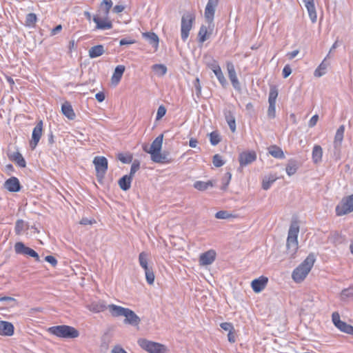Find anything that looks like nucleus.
I'll list each match as a JSON object with an SVG mask.
<instances>
[{
	"instance_id": "5fc2aeb1",
	"label": "nucleus",
	"mask_w": 353,
	"mask_h": 353,
	"mask_svg": "<svg viewBox=\"0 0 353 353\" xmlns=\"http://www.w3.org/2000/svg\"><path fill=\"white\" fill-rule=\"evenodd\" d=\"M139 168H140L139 161L137 159L134 160V161L132 162V164L131 165L130 174L128 175L133 178L134 174Z\"/></svg>"
},
{
	"instance_id": "bb28decb",
	"label": "nucleus",
	"mask_w": 353,
	"mask_h": 353,
	"mask_svg": "<svg viewBox=\"0 0 353 353\" xmlns=\"http://www.w3.org/2000/svg\"><path fill=\"white\" fill-rule=\"evenodd\" d=\"M61 111L63 115H65L68 119H74L76 115L71 104L69 102L66 101L62 105Z\"/></svg>"
},
{
	"instance_id": "603ef678",
	"label": "nucleus",
	"mask_w": 353,
	"mask_h": 353,
	"mask_svg": "<svg viewBox=\"0 0 353 353\" xmlns=\"http://www.w3.org/2000/svg\"><path fill=\"white\" fill-rule=\"evenodd\" d=\"M341 296L342 300L353 296V285L343 290L341 293Z\"/></svg>"
},
{
	"instance_id": "a211bd4d",
	"label": "nucleus",
	"mask_w": 353,
	"mask_h": 353,
	"mask_svg": "<svg viewBox=\"0 0 353 353\" xmlns=\"http://www.w3.org/2000/svg\"><path fill=\"white\" fill-rule=\"evenodd\" d=\"M87 308L93 312L99 313L101 312H103L107 308H108V305L105 304V302L102 300L92 301L90 304L87 305Z\"/></svg>"
},
{
	"instance_id": "dca6fc26",
	"label": "nucleus",
	"mask_w": 353,
	"mask_h": 353,
	"mask_svg": "<svg viewBox=\"0 0 353 353\" xmlns=\"http://www.w3.org/2000/svg\"><path fill=\"white\" fill-rule=\"evenodd\" d=\"M4 188L9 192H17L21 190V185L17 177L12 176L5 181Z\"/></svg>"
},
{
	"instance_id": "b1692460",
	"label": "nucleus",
	"mask_w": 353,
	"mask_h": 353,
	"mask_svg": "<svg viewBox=\"0 0 353 353\" xmlns=\"http://www.w3.org/2000/svg\"><path fill=\"white\" fill-rule=\"evenodd\" d=\"M8 157L10 161L15 162L21 168H25L26 166V162L19 151L8 153Z\"/></svg>"
},
{
	"instance_id": "ea45409f",
	"label": "nucleus",
	"mask_w": 353,
	"mask_h": 353,
	"mask_svg": "<svg viewBox=\"0 0 353 353\" xmlns=\"http://www.w3.org/2000/svg\"><path fill=\"white\" fill-rule=\"evenodd\" d=\"M210 34V33L208 34L206 26L202 25L198 33L199 42L203 43L209 38Z\"/></svg>"
},
{
	"instance_id": "7ed1b4c3",
	"label": "nucleus",
	"mask_w": 353,
	"mask_h": 353,
	"mask_svg": "<svg viewBox=\"0 0 353 353\" xmlns=\"http://www.w3.org/2000/svg\"><path fill=\"white\" fill-rule=\"evenodd\" d=\"M194 20L195 16L192 13L187 12L183 14L181 17V36L183 41H185L188 38Z\"/></svg>"
},
{
	"instance_id": "6e6d98bb",
	"label": "nucleus",
	"mask_w": 353,
	"mask_h": 353,
	"mask_svg": "<svg viewBox=\"0 0 353 353\" xmlns=\"http://www.w3.org/2000/svg\"><path fill=\"white\" fill-rule=\"evenodd\" d=\"M275 105H276V103H272V102L269 103V107L268 109V117L270 119H274L276 116Z\"/></svg>"
},
{
	"instance_id": "79ce46f5",
	"label": "nucleus",
	"mask_w": 353,
	"mask_h": 353,
	"mask_svg": "<svg viewBox=\"0 0 353 353\" xmlns=\"http://www.w3.org/2000/svg\"><path fill=\"white\" fill-rule=\"evenodd\" d=\"M194 188L200 191H204L207 190L209 187H212L213 183L211 181H208L207 182L197 181L194 183Z\"/></svg>"
},
{
	"instance_id": "3c124183",
	"label": "nucleus",
	"mask_w": 353,
	"mask_h": 353,
	"mask_svg": "<svg viewBox=\"0 0 353 353\" xmlns=\"http://www.w3.org/2000/svg\"><path fill=\"white\" fill-rule=\"evenodd\" d=\"M232 178V174L230 172H228L225 174L224 176L222 178V187L221 190H225L230 182Z\"/></svg>"
},
{
	"instance_id": "4468645a",
	"label": "nucleus",
	"mask_w": 353,
	"mask_h": 353,
	"mask_svg": "<svg viewBox=\"0 0 353 353\" xmlns=\"http://www.w3.org/2000/svg\"><path fill=\"white\" fill-rule=\"evenodd\" d=\"M227 70L228 72V77L231 81L233 88L236 90H240V83L236 77L234 65L232 62L227 63Z\"/></svg>"
},
{
	"instance_id": "39448f33",
	"label": "nucleus",
	"mask_w": 353,
	"mask_h": 353,
	"mask_svg": "<svg viewBox=\"0 0 353 353\" xmlns=\"http://www.w3.org/2000/svg\"><path fill=\"white\" fill-rule=\"evenodd\" d=\"M337 216H343L353 212V194L343 197L336 206Z\"/></svg>"
},
{
	"instance_id": "2f4dec72",
	"label": "nucleus",
	"mask_w": 353,
	"mask_h": 353,
	"mask_svg": "<svg viewBox=\"0 0 353 353\" xmlns=\"http://www.w3.org/2000/svg\"><path fill=\"white\" fill-rule=\"evenodd\" d=\"M89 57L91 59L97 58L101 56L104 52V47L103 45H97L90 48Z\"/></svg>"
},
{
	"instance_id": "7c9ffc66",
	"label": "nucleus",
	"mask_w": 353,
	"mask_h": 353,
	"mask_svg": "<svg viewBox=\"0 0 353 353\" xmlns=\"http://www.w3.org/2000/svg\"><path fill=\"white\" fill-rule=\"evenodd\" d=\"M304 4H305V6L307 12H308V14H309V17H310L311 21L313 23L316 22L317 15H316V8H315V6H314V1H307L306 3H304Z\"/></svg>"
},
{
	"instance_id": "0e129e2a",
	"label": "nucleus",
	"mask_w": 353,
	"mask_h": 353,
	"mask_svg": "<svg viewBox=\"0 0 353 353\" xmlns=\"http://www.w3.org/2000/svg\"><path fill=\"white\" fill-rule=\"evenodd\" d=\"M208 66L213 71V72H214V71L219 70L221 68L217 61L215 60H212L211 63H208Z\"/></svg>"
},
{
	"instance_id": "72a5a7b5",
	"label": "nucleus",
	"mask_w": 353,
	"mask_h": 353,
	"mask_svg": "<svg viewBox=\"0 0 353 353\" xmlns=\"http://www.w3.org/2000/svg\"><path fill=\"white\" fill-rule=\"evenodd\" d=\"M151 159L152 161L158 163H165L170 162V160L168 159V154L165 153H161V152H159L152 155Z\"/></svg>"
},
{
	"instance_id": "393cba45",
	"label": "nucleus",
	"mask_w": 353,
	"mask_h": 353,
	"mask_svg": "<svg viewBox=\"0 0 353 353\" xmlns=\"http://www.w3.org/2000/svg\"><path fill=\"white\" fill-rule=\"evenodd\" d=\"M109 311L112 316H124L128 308L123 307L114 304L108 305Z\"/></svg>"
},
{
	"instance_id": "9d476101",
	"label": "nucleus",
	"mask_w": 353,
	"mask_h": 353,
	"mask_svg": "<svg viewBox=\"0 0 353 353\" xmlns=\"http://www.w3.org/2000/svg\"><path fill=\"white\" fill-rule=\"evenodd\" d=\"M216 252L214 250H209L203 253H201L199 256V264L205 266L211 265L216 259Z\"/></svg>"
},
{
	"instance_id": "6e6552de",
	"label": "nucleus",
	"mask_w": 353,
	"mask_h": 353,
	"mask_svg": "<svg viewBox=\"0 0 353 353\" xmlns=\"http://www.w3.org/2000/svg\"><path fill=\"white\" fill-rule=\"evenodd\" d=\"M256 159V154L254 151H244L239 154V161L240 168L247 166Z\"/></svg>"
},
{
	"instance_id": "09e8293b",
	"label": "nucleus",
	"mask_w": 353,
	"mask_h": 353,
	"mask_svg": "<svg viewBox=\"0 0 353 353\" xmlns=\"http://www.w3.org/2000/svg\"><path fill=\"white\" fill-rule=\"evenodd\" d=\"M37 17L34 13H29L26 15V25L28 26H34L37 22Z\"/></svg>"
},
{
	"instance_id": "58836bf2",
	"label": "nucleus",
	"mask_w": 353,
	"mask_h": 353,
	"mask_svg": "<svg viewBox=\"0 0 353 353\" xmlns=\"http://www.w3.org/2000/svg\"><path fill=\"white\" fill-rule=\"evenodd\" d=\"M28 228V225L22 219H19L15 223L14 230L16 234H20Z\"/></svg>"
},
{
	"instance_id": "864d4df0",
	"label": "nucleus",
	"mask_w": 353,
	"mask_h": 353,
	"mask_svg": "<svg viewBox=\"0 0 353 353\" xmlns=\"http://www.w3.org/2000/svg\"><path fill=\"white\" fill-rule=\"evenodd\" d=\"M212 163L213 165L216 168L221 167L225 164V161L222 159L221 156L219 154L213 156Z\"/></svg>"
},
{
	"instance_id": "5701e85b",
	"label": "nucleus",
	"mask_w": 353,
	"mask_h": 353,
	"mask_svg": "<svg viewBox=\"0 0 353 353\" xmlns=\"http://www.w3.org/2000/svg\"><path fill=\"white\" fill-rule=\"evenodd\" d=\"M163 135L160 134L152 141L150 147L149 151V154H150L151 156L153 155L154 154L161 152L163 143Z\"/></svg>"
},
{
	"instance_id": "cd10ccee",
	"label": "nucleus",
	"mask_w": 353,
	"mask_h": 353,
	"mask_svg": "<svg viewBox=\"0 0 353 353\" xmlns=\"http://www.w3.org/2000/svg\"><path fill=\"white\" fill-rule=\"evenodd\" d=\"M125 69V66L123 65H119L115 68L114 73L112 76V83L116 85L119 83L122 78Z\"/></svg>"
},
{
	"instance_id": "8fccbe9b",
	"label": "nucleus",
	"mask_w": 353,
	"mask_h": 353,
	"mask_svg": "<svg viewBox=\"0 0 353 353\" xmlns=\"http://www.w3.org/2000/svg\"><path fill=\"white\" fill-rule=\"evenodd\" d=\"M214 73L216 75V78L218 79L219 83L221 84V85L223 87H225L228 83L222 72L221 69L220 68L219 70L214 71Z\"/></svg>"
},
{
	"instance_id": "0eeeda50",
	"label": "nucleus",
	"mask_w": 353,
	"mask_h": 353,
	"mask_svg": "<svg viewBox=\"0 0 353 353\" xmlns=\"http://www.w3.org/2000/svg\"><path fill=\"white\" fill-rule=\"evenodd\" d=\"M332 322L334 325L341 332L349 334H353V327L351 325L342 321L340 319L339 314L336 312H333L332 315Z\"/></svg>"
},
{
	"instance_id": "de8ad7c7",
	"label": "nucleus",
	"mask_w": 353,
	"mask_h": 353,
	"mask_svg": "<svg viewBox=\"0 0 353 353\" xmlns=\"http://www.w3.org/2000/svg\"><path fill=\"white\" fill-rule=\"evenodd\" d=\"M210 141L212 145H216L221 141V137L216 131L212 132L210 134Z\"/></svg>"
},
{
	"instance_id": "c03bdc74",
	"label": "nucleus",
	"mask_w": 353,
	"mask_h": 353,
	"mask_svg": "<svg viewBox=\"0 0 353 353\" xmlns=\"http://www.w3.org/2000/svg\"><path fill=\"white\" fill-rule=\"evenodd\" d=\"M117 159L123 163H130L133 159L132 154L130 153H119Z\"/></svg>"
},
{
	"instance_id": "37998d69",
	"label": "nucleus",
	"mask_w": 353,
	"mask_h": 353,
	"mask_svg": "<svg viewBox=\"0 0 353 353\" xmlns=\"http://www.w3.org/2000/svg\"><path fill=\"white\" fill-rule=\"evenodd\" d=\"M327 65L323 61L319 67L314 70V75L316 77H320L325 74Z\"/></svg>"
},
{
	"instance_id": "49530a36",
	"label": "nucleus",
	"mask_w": 353,
	"mask_h": 353,
	"mask_svg": "<svg viewBox=\"0 0 353 353\" xmlns=\"http://www.w3.org/2000/svg\"><path fill=\"white\" fill-rule=\"evenodd\" d=\"M145 279L148 284L152 285L154 282V274L151 268L144 270Z\"/></svg>"
},
{
	"instance_id": "69168bd1",
	"label": "nucleus",
	"mask_w": 353,
	"mask_h": 353,
	"mask_svg": "<svg viewBox=\"0 0 353 353\" xmlns=\"http://www.w3.org/2000/svg\"><path fill=\"white\" fill-rule=\"evenodd\" d=\"M292 73V69L290 65H285L283 69L282 74L283 78L288 77Z\"/></svg>"
},
{
	"instance_id": "a18cd8bd",
	"label": "nucleus",
	"mask_w": 353,
	"mask_h": 353,
	"mask_svg": "<svg viewBox=\"0 0 353 353\" xmlns=\"http://www.w3.org/2000/svg\"><path fill=\"white\" fill-rule=\"evenodd\" d=\"M278 97V90L276 86L272 85L270 88L268 103H276V99Z\"/></svg>"
},
{
	"instance_id": "6ab92c4d",
	"label": "nucleus",
	"mask_w": 353,
	"mask_h": 353,
	"mask_svg": "<svg viewBox=\"0 0 353 353\" xmlns=\"http://www.w3.org/2000/svg\"><path fill=\"white\" fill-rule=\"evenodd\" d=\"M108 18H104L103 20L98 15L94 16L93 21L97 24L96 28L99 30H110L112 28V23L110 21L107 20Z\"/></svg>"
},
{
	"instance_id": "a878e982",
	"label": "nucleus",
	"mask_w": 353,
	"mask_h": 353,
	"mask_svg": "<svg viewBox=\"0 0 353 353\" xmlns=\"http://www.w3.org/2000/svg\"><path fill=\"white\" fill-rule=\"evenodd\" d=\"M112 0H103L100 4L99 12H102L103 18H108L110 10L112 7Z\"/></svg>"
},
{
	"instance_id": "4d7b16f0",
	"label": "nucleus",
	"mask_w": 353,
	"mask_h": 353,
	"mask_svg": "<svg viewBox=\"0 0 353 353\" xmlns=\"http://www.w3.org/2000/svg\"><path fill=\"white\" fill-rule=\"evenodd\" d=\"M194 87L195 88L196 94L198 97H199L201 94V85L200 83V80L197 77L193 82Z\"/></svg>"
},
{
	"instance_id": "ddd939ff",
	"label": "nucleus",
	"mask_w": 353,
	"mask_h": 353,
	"mask_svg": "<svg viewBox=\"0 0 353 353\" xmlns=\"http://www.w3.org/2000/svg\"><path fill=\"white\" fill-rule=\"evenodd\" d=\"M219 0H208L205 8V17L210 23H212L215 13V8Z\"/></svg>"
},
{
	"instance_id": "473e14b6",
	"label": "nucleus",
	"mask_w": 353,
	"mask_h": 353,
	"mask_svg": "<svg viewBox=\"0 0 353 353\" xmlns=\"http://www.w3.org/2000/svg\"><path fill=\"white\" fill-rule=\"evenodd\" d=\"M278 177L275 174H269L265 176L262 181V188L264 190H268L271 187L272 184L276 181Z\"/></svg>"
},
{
	"instance_id": "052dcab7",
	"label": "nucleus",
	"mask_w": 353,
	"mask_h": 353,
	"mask_svg": "<svg viewBox=\"0 0 353 353\" xmlns=\"http://www.w3.org/2000/svg\"><path fill=\"white\" fill-rule=\"evenodd\" d=\"M230 216L229 213L225 210H220L215 214V217L219 219H225Z\"/></svg>"
},
{
	"instance_id": "4c0bfd02",
	"label": "nucleus",
	"mask_w": 353,
	"mask_h": 353,
	"mask_svg": "<svg viewBox=\"0 0 353 353\" xmlns=\"http://www.w3.org/2000/svg\"><path fill=\"white\" fill-rule=\"evenodd\" d=\"M297 170H298V163H297L296 161H295L294 159L289 160V161L286 165V168H285L288 175L292 176V175L294 174L296 172Z\"/></svg>"
},
{
	"instance_id": "a19ab883",
	"label": "nucleus",
	"mask_w": 353,
	"mask_h": 353,
	"mask_svg": "<svg viewBox=\"0 0 353 353\" xmlns=\"http://www.w3.org/2000/svg\"><path fill=\"white\" fill-rule=\"evenodd\" d=\"M152 69L159 77L164 76L168 71L167 67L164 64H154L152 66Z\"/></svg>"
},
{
	"instance_id": "423d86ee",
	"label": "nucleus",
	"mask_w": 353,
	"mask_h": 353,
	"mask_svg": "<svg viewBox=\"0 0 353 353\" xmlns=\"http://www.w3.org/2000/svg\"><path fill=\"white\" fill-rule=\"evenodd\" d=\"M96 175L99 181H101L108 168V162L105 157H95L93 160Z\"/></svg>"
},
{
	"instance_id": "f257e3e1",
	"label": "nucleus",
	"mask_w": 353,
	"mask_h": 353,
	"mask_svg": "<svg viewBox=\"0 0 353 353\" xmlns=\"http://www.w3.org/2000/svg\"><path fill=\"white\" fill-rule=\"evenodd\" d=\"M315 261V254L310 253L306 259L293 270L292 274V279L298 283L302 282L312 270Z\"/></svg>"
},
{
	"instance_id": "c756f323",
	"label": "nucleus",
	"mask_w": 353,
	"mask_h": 353,
	"mask_svg": "<svg viewBox=\"0 0 353 353\" xmlns=\"http://www.w3.org/2000/svg\"><path fill=\"white\" fill-rule=\"evenodd\" d=\"M224 116L230 130L234 132L236 131V120L233 112L230 110L225 111Z\"/></svg>"
},
{
	"instance_id": "412c9836",
	"label": "nucleus",
	"mask_w": 353,
	"mask_h": 353,
	"mask_svg": "<svg viewBox=\"0 0 353 353\" xmlns=\"http://www.w3.org/2000/svg\"><path fill=\"white\" fill-rule=\"evenodd\" d=\"M344 132H345V126L343 125H341L337 129L336 132L334 136V147L335 150H336L338 151H339L341 148L342 141L343 140Z\"/></svg>"
},
{
	"instance_id": "c85d7f7f",
	"label": "nucleus",
	"mask_w": 353,
	"mask_h": 353,
	"mask_svg": "<svg viewBox=\"0 0 353 353\" xmlns=\"http://www.w3.org/2000/svg\"><path fill=\"white\" fill-rule=\"evenodd\" d=\"M132 179L133 178L128 174L122 176L118 181L120 188L123 191L128 190L131 187Z\"/></svg>"
},
{
	"instance_id": "f8f14e48",
	"label": "nucleus",
	"mask_w": 353,
	"mask_h": 353,
	"mask_svg": "<svg viewBox=\"0 0 353 353\" xmlns=\"http://www.w3.org/2000/svg\"><path fill=\"white\" fill-rule=\"evenodd\" d=\"M14 250L17 254H27L34 258L36 261H40V257L37 252L32 248L25 246V244H15Z\"/></svg>"
},
{
	"instance_id": "1a4fd4ad",
	"label": "nucleus",
	"mask_w": 353,
	"mask_h": 353,
	"mask_svg": "<svg viewBox=\"0 0 353 353\" xmlns=\"http://www.w3.org/2000/svg\"><path fill=\"white\" fill-rule=\"evenodd\" d=\"M299 232V223L296 219H293L288 231L287 243H298L297 237Z\"/></svg>"
},
{
	"instance_id": "680f3d73",
	"label": "nucleus",
	"mask_w": 353,
	"mask_h": 353,
	"mask_svg": "<svg viewBox=\"0 0 353 353\" xmlns=\"http://www.w3.org/2000/svg\"><path fill=\"white\" fill-rule=\"evenodd\" d=\"M45 261L49 263L52 267H56L58 261L56 258L52 255H48L45 257Z\"/></svg>"
},
{
	"instance_id": "13d9d810",
	"label": "nucleus",
	"mask_w": 353,
	"mask_h": 353,
	"mask_svg": "<svg viewBox=\"0 0 353 353\" xmlns=\"http://www.w3.org/2000/svg\"><path fill=\"white\" fill-rule=\"evenodd\" d=\"M286 250L289 254L293 255L298 250V244H285Z\"/></svg>"
},
{
	"instance_id": "2eb2a0df",
	"label": "nucleus",
	"mask_w": 353,
	"mask_h": 353,
	"mask_svg": "<svg viewBox=\"0 0 353 353\" xmlns=\"http://www.w3.org/2000/svg\"><path fill=\"white\" fill-rule=\"evenodd\" d=\"M268 282V277L261 276L258 279H255L252 281L251 286L254 292L259 293L261 292L266 287Z\"/></svg>"
},
{
	"instance_id": "774afa93",
	"label": "nucleus",
	"mask_w": 353,
	"mask_h": 353,
	"mask_svg": "<svg viewBox=\"0 0 353 353\" xmlns=\"http://www.w3.org/2000/svg\"><path fill=\"white\" fill-rule=\"evenodd\" d=\"M111 353H128L123 348L119 346H115L111 351Z\"/></svg>"
},
{
	"instance_id": "9b49d317",
	"label": "nucleus",
	"mask_w": 353,
	"mask_h": 353,
	"mask_svg": "<svg viewBox=\"0 0 353 353\" xmlns=\"http://www.w3.org/2000/svg\"><path fill=\"white\" fill-rule=\"evenodd\" d=\"M43 130V121L40 120L34 128L32 134V140L30 141V147L32 149H34L37 145L42 135Z\"/></svg>"
},
{
	"instance_id": "338daca9",
	"label": "nucleus",
	"mask_w": 353,
	"mask_h": 353,
	"mask_svg": "<svg viewBox=\"0 0 353 353\" xmlns=\"http://www.w3.org/2000/svg\"><path fill=\"white\" fill-rule=\"evenodd\" d=\"M330 241L332 242L338 241L339 243H341V241L343 240L342 239L341 236L339 234V233L335 232L332 234L331 237L330 238Z\"/></svg>"
},
{
	"instance_id": "aec40b11",
	"label": "nucleus",
	"mask_w": 353,
	"mask_h": 353,
	"mask_svg": "<svg viewBox=\"0 0 353 353\" xmlns=\"http://www.w3.org/2000/svg\"><path fill=\"white\" fill-rule=\"evenodd\" d=\"M142 37L155 49V50L158 49L159 39L156 33L151 32H143Z\"/></svg>"
},
{
	"instance_id": "c9c22d12",
	"label": "nucleus",
	"mask_w": 353,
	"mask_h": 353,
	"mask_svg": "<svg viewBox=\"0 0 353 353\" xmlns=\"http://www.w3.org/2000/svg\"><path fill=\"white\" fill-rule=\"evenodd\" d=\"M323 156L322 148L319 145H315L312 150V160L314 163L321 161Z\"/></svg>"
},
{
	"instance_id": "e2e57ef3",
	"label": "nucleus",
	"mask_w": 353,
	"mask_h": 353,
	"mask_svg": "<svg viewBox=\"0 0 353 353\" xmlns=\"http://www.w3.org/2000/svg\"><path fill=\"white\" fill-rule=\"evenodd\" d=\"M220 327L225 331H228V332L234 331V327L231 323H227V322L222 323L220 324Z\"/></svg>"
},
{
	"instance_id": "f704fd0d",
	"label": "nucleus",
	"mask_w": 353,
	"mask_h": 353,
	"mask_svg": "<svg viewBox=\"0 0 353 353\" xmlns=\"http://www.w3.org/2000/svg\"><path fill=\"white\" fill-rule=\"evenodd\" d=\"M269 153L274 158L284 159L285 155L281 148L276 145H271L268 148Z\"/></svg>"
},
{
	"instance_id": "e433bc0d",
	"label": "nucleus",
	"mask_w": 353,
	"mask_h": 353,
	"mask_svg": "<svg viewBox=\"0 0 353 353\" xmlns=\"http://www.w3.org/2000/svg\"><path fill=\"white\" fill-rule=\"evenodd\" d=\"M149 256H150V253H148L147 252H142L139 255V265L143 270L150 268L148 267V263Z\"/></svg>"
},
{
	"instance_id": "f03ea898",
	"label": "nucleus",
	"mask_w": 353,
	"mask_h": 353,
	"mask_svg": "<svg viewBox=\"0 0 353 353\" xmlns=\"http://www.w3.org/2000/svg\"><path fill=\"white\" fill-rule=\"evenodd\" d=\"M48 332L57 337L65 339H74L79 336V332L76 328L66 325L50 327Z\"/></svg>"
},
{
	"instance_id": "f3484780",
	"label": "nucleus",
	"mask_w": 353,
	"mask_h": 353,
	"mask_svg": "<svg viewBox=\"0 0 353 353\" xmlns=\"http://www.w3.org/2000/svg\"><path fill=\"white\" fill-rule=\"evenodd\" d=\"M125 319H124V323L126 324H130L131 325H138L140 322V318L135 314L134 311L128 308L125 312V315H124Z\"/></svg>"
},
{
	"instance_id": "4be33fe9",
	"label": "nucleus",
	"mask_w": 353,
	"mask_h": 353,
	"mask_svg": "<svg viewBox=\"0 0 353 353\" xmlns=\"http://www.w3.org/2000/svg\"><path fill=\"white\" fill-rule=\"evenodd\" d=\"M14 325L8 322L5 321H0V334L2 336H12L14 334Z\"/></svg>"
},
{
	"instance_id": "bf43d9fd",
	"label": "nucleus",
	"mask_w": 353,
	"mask_h": 353,
	"mask_svg": "<svg viewBox=\"0 0 353 353\" xmlns=\"http://www.w3.org/2000/svg\"><path fill=\"white\" fill-rule=\"evenodd\" d=\"M166 113V108L163 105L158 108L157 113V120L161 119Z\"/></svg>"
},
{
	"instance_id": "20e7f679",
	"label": "nucleus",
	"mask_w": 353,
	"mask_h": 353,
	"mask_svg": "<svg viewBox=\"0 0 353 353\" xmlns=\"http://www.w3.org/2000/svg\"><path fill=\"white\" fill-rule=\"evenodd\" d=\"M138 343L142 349L150 353H165L167 351L165 345L145 339H139Z\"/></svg>"
}]
</instances>
